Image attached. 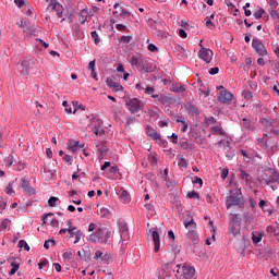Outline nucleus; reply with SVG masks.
I'll list each match as a JSON object with an SVG mask.
<instances>
[{
  "instance_id": "1",
  "label": "nucleus",
  "mask_w": 279,
  "mask_h": 279,
  "mask_svg": "<svg viewBox=\"0 0 279 279\" xmlns=\"http://www.w3.org/2000/svg\"><path fill=\"white\" fill-rule=\"evenodd\" d=\"M195 268L189 265L167 263L161 268L159 279H195Z\"/></svg>"
},
{
  "instance_id": "2",
  "label": "nucleus",
  "mask_w": 279,
  "mask_h": 279,
  "mask_svg": "<svg viewBox=\"0 0 279 279\" xmlns=\"http://www.w3.org/2000/svg\"><path fill=\"white\" fill-rule=\"evenodd\" d=\"M243 202V194L241 190L230 191V195L227 197L226 206L228 209L232 208V206H239Z\"/></svg>"
},
{
  "instance_id": "3",
  "label": "nucleus",
  "mask_w": 279,
  "mask_h": 279,
  "mask_svg": "<svg viewBox=\"0 0 279 279\" xmlns=\"http://www.w3.org/2000/svg\"><path fill=\"white\" fill-rule=\"evenodd\" d=\"M125 106L131 114H136L143 110V102L137 98H132L125 101Z\"/></svg>"
},
{
  "instance_id": "4",
  "label": "nucleus",
  "mask_w": 279,
  "mask_h": 279,
  "mask_svg": "<svg viewBox=\"0 0 279 279\" xmlns=\"http://www.w3.org/2000/svg\"><path fill=\"white\" fill-rule=\"evenodd\" d=\"M217 89L220 90L218 94V101H220V104H230V101H232V99L234 98V95L228 92L226 87L218 86Z\"/></svg>"
},
{
  "instance_id": "5",
  "label": "nucleus",
  "mask_w": 279,
  "mask_h": 279,
  "mask_svg": "<svg viewBox=\"0 0 279 279\" xmlns=\"http://www.w3.org/2000/svg\"><path fill=\"white\" fill-rule=\"evenodd\" d=\"M119 233H120V241L122 245H125L128 241H130V229L128 228V223L125 222L119 223Z\"/></svg>"
},
{
  "instance_id": "6",
  "label": "nucleus",
  "mask_w": 279,
  "mask_h": 279,
  "mask_svg": "<svg viewBox=\"0 0 279 279\" xmlns=\"http://www.w3.org/2000/svg\"><path fill=\"white\" fill-rule=\"evenodd\" d=\"M66 226H68V232L70 234V239H73V234H75L74 243H80L83 235L82 230H77V227H73V220H69L66 222Z\"/></svg>"
},
{
  "instance_id": "7",
  "label": "nucleus",
  "mask_w": 279,
  "mask_h": 279,
  "mask_svg": "<svg viewBox=\"0 0 279 279\" xmlns=\"http://www.w3.org/2000/svg\"><path fill=\"white\" fill-rule=\"evenodd\" d=\"M146 60L143 58L132 57L131 58V65L138 66L140 71H145V73H151V69L145 68Z\"/></svg>"
},
{
  "instance_id": "8",
  "label": "nucleus",
  "mask_w": 279,
  "mask_h": 279,
  "mask_svg": "<svg viewBox=\"0 0 279 279\" xmlns=\"http://www.w3.org/2000/svg\"><path fill=\"white\" fill-rule=\"evenodd\" d=\"M252 47L255 49L256 53L258 56H267V49L265 48V45L259 39H253Z\"/></svg>"
},
{
  "instance_id": "9",
  "label": "nucleus",
  "mask_w": 279,
  "mask_h": 279,
  "mask_svg": "<svg viewBox=\"0 0 279 279\" xmlns=\"http://www.w3.org/2000/svg\"><path fill=\"white\" fill-rule=\"evenodd\" d=\"M213 56V50L207 48H203L198 51V58H201V60H204V62H206L207 64H210Z\"/></svg>"
},
{
  "instance_id": "10",
  "label": "nucleus",
  "mask_w": 279,
  "mask_h": 279,
  "mask_svg": "<svg viewBox=\"0 0 279 279\" xmlns=\"http://www.w3.org/2000/svg\"><path fill=\"white\" fill-rule=\"evenodd\" d=\"M97 236L100 240V243H108V239H110V229L108 228H99L96 230Z\"/></svg>"
},
{
  "instance_id": "11",
  "label": "nucleus",
  "mask_w": 279,
  "mask_h": 279,
  "mask_svg": "<svg viewBox=\"0 0 279 279\" xmlns=\"http://www.w3.org/2000/svg\"><path fill=\"white\" fill-rule=\"evenodd\" d=\"M94 258L95 260H101V263H106L108 265L112 258V255H110L108 252L96 251Z\"/></svg>"
},
{
  "instance_id": "12",
  "label": "nucleus",
  "mask_w": 279,
  "mask_h": 279,
  "mask_svg": "<svg viewBox=\"0 0 279 279\" xmlns=\"http://www.w3.org/2000/svg\"><path fill=\"white\" fill-rule=\"evenodd\" d=\"M21 66H22V75H29V71H32V66H34V60L33 59H24L21 62Z\"/></svg>"
},
{
  "instance_id": "13",
  "label": "nucleus",
  "mask_w": 279,
  "mask_h": 279,
  "mask_svg": "<svg viewBox=\"0 0 279 279\" xmlns=\"http://www.w3.org/2000/svg\"><path fill=\"white\" fill-rule=\"evenodd\" d=\"M269 179L264 180L266 186H269L270 184H276V182L279 181V173L278 171L274 169H269Z\"/></svg>"
},
{
  "instance_id": "14",
  "label": "nucleus",
  "mask_w": 279,
  "mask_h": 279,
  "mask_svg": "<svg viewBox=\"0 0 279 279\" xmlns=\"http://www.w3.org/2000/svg\"><path fill=\"white\" fill-rule=\"evenodd\" d=\"M21 186L24 193H26V195H34L36 193V190L32 187V185L29 184V181L25 178L21 180Z\"/></svg>"
},
{
  "instance_id": "15",
  "label": "nucleus",
  "mask_w": 279,
  "mask_h": 279,
  "mask_svg": "<svg viewBox=\"0 0 279 279\" xmlns=\"http://www.w3.org/2000/svg\"><path fill=\"white\" fill-rule=\"evenodd\" d=\"M96 147L98 149V156H99L100 160H104V158H106V156H108V146H107L106 142H101L100 144H97Z\"/></svg>"
},
{
  "instance_id": "16",
  "label": "nucleus",
  "mask_w": 279,
  "mask_h": 279,
  "mask_svg": "<svg viewBox=\"0 0 279 279\" xmlns=\"http://www.w3.org/2000/svg\"><path fill=\"white\" fill-rule=\"evenodd\" d=\"M62 5L60 4V2H58V0H50L48 10H53L54 12H57V16L59 19H62V11H60Z\"/></svg>"
},
{
  "instance_id": "17",
  "label": "nucleus",
  "mask_w": 279,
  "mask_h": 279,
  "mask_svg": "<svg viewBox=\"0 0 279 279\" xmlns=\"http://www.w3.org/2000/svg\"><path fill=\"white\" fill-rule=\"evenodd\" d=\"M190 220H184L183 226L189 230V232L197 230V222L193 219V216H189Z\"/></svg>"
},
{
  "instance_id": "18",
  "label": "nucleus",
  "mask_w": 279,
  "mask_h": 279,
  "mask_svg": "<svg viewBox=\"0 0 279 279\" xmlns=\"http://www.w3.org/2000/svg\"><path fill=\"white\" fill-rule=\"evenodd\" d=\"M116 77H108L107 78V86H109V88H116V90H123V86H121V84H119Z\"/></svg>"
},
{
  "instance_id": "19",
  "label": "nucleus",
  "mask_w": 279,
  "mask_h": 279,
  "mask_svg": "<svg viewBox=\"0 0 279 279\" xmlns=\"http://www.w3.org/2000/svg\"><path fill=\"white\" fill-rule=\"evenodd\" d=\"M117 77H123L124 82H128V77H130V73L125 72V68L123 66V64L118 65Z\"/></svg>"
},
{
  "instance_id": "20",
  "label": "nucleus",
  "mask_w": 279,
  "mask_h": 279,
  "mask_svg": "<svg viewBox=\"0 0 279 279\" xmlns=\"http://www.w3.org/2000/svg\"><path fill=\"white\" fill-rule=\"evenodd\" d=\"M153 241L155 245V252H160V234L158 233V231H153Z\"/></svg>"
},
{
  "instance_id": "21",
  "label": "nucleus",
  "mask_w": 279,
  "mask_h": 279,
  "mask_svg": "<svg viewBox=\"0 0 279 279\" xmlns=\"http://www.w3.org/2000/svg\"><path fill=\"white\" fill-rule=\"evenodd\" d=\"M229 233L233 236H241V225H230Z\"/></svg>"
},
{
  "instance_id": "22",
  "label": "nucleus",
  "mask_w": 279,
  "mask_h": 279,
  "mask_svg": "<svg viewBox=\"0 0 279 279\" xmlns=\"http://www.w3.org/2000/svg\"><path fill=\"white\" fill-rule=\"evenodd\" d=\"M185 108L189 111V113L192 114V116L197 117V114H199V109H197V107L195 105L191 104V102H187L185 105Z\"/></svg>"
},
{
  "instance_id": "23",
  "label": "nucleus",
  "mask_w": 279,
  "mask_h": 279,
  "mask_svg": "<svg viewBox=\"0 0 279 279\" xmlns=\"http://www.w3.org/2000/svg\"><path fill=\"white\" fill-rule=\"evenodd\" d=\"M180 145L185 151H193V149H195V144H191L187 141H181Z\"/></svg>"
},
{
  "instance_id": "24",
  "label": "nucleus",
  "mask_w": 279,
  "mask_h": 279,
  "mask_svg": "<svg viewBox=\"0 0 279 279\" xmlns=\"http://www.w3.org/2000/svg\"><path fill=\"white\" fill-rule=\"evenodd\" d=\"M94 132V134L96 136H104V134H106V130H104V128H101V125H95L92 130Z\"/></svg>"
},
{
  "instance_id": "25",
  "label": "nucleus",
  "mask_w": 279,
  "mask_h": 279,
  "mask_svg": "<svg viewBox=\"0 0 279 279\" xmlns=\"http://www.w3.org/2000/svg\"><path fill=\"white\" fill-rule=\"evenodd\" d=\"M146 134L150 136V138H153L154 141H160V134H158L156 130H148Z\"/></svg>"
},
{
  "instance_id": "26",
  "label": "nucleus",
  "mask_w": 279,
  "mask_h": 279,
  "mask_svg": "<svg viewBox=\"0 0 279 279\" xmlns=\"http://www.w3.org/2000/svg\"><path fill=\"white\" fill-rule=\"evenodd\" d=\"M154 93H156V89L154 87L147 86L145 88V94L146 95H151L153 99H158V97H159L158 94H154Z\"/></svg>"
},
{
  "instance_id": "27",
  "label": "nucleus",
  "mask_w": 279,
  "mask_h": 279,
  "mask_svg": "<svg viewBox=\"0 0 279 279\" xmlns=\"http://www.w3.org/2000/svg\"><path fill=\"white\" fill-rule=\"evenodd\" d=\"M84 14H88V10L83 9L81 11V13L78 14V17H80V21H81L82 25H84V23H86V21L88 19V15L84 16Z\"/></svg>"
},
{
  "instance_id": "28",
  "label": "nucleus",
  "mask_w": 279,
  "mask_h": 279,
  "mask_svg": "<svg viewBox=\"0 0 279 279\" xmlns=\"http://www.w3.org/2000/svg\"><path fill=\"white\" fill-rule=\"evenodd\" d=\"M229 219H230V226H234V223H239L241 218L239 217L238 214H230Z\"/></svg>"
},
{
  "instance_id": "29",
  "label": "nucleus",
  "mask_w": 279,
  "mask_h": 279,
  "mask_svg": "<svg viewBox=\"0 0 279 279\" xmlns=\"http://www.w3.org/2000/svg\"><path fill=\"white\" fill-rule=\"evenodd\" d=\"M73 254H75V252L72 248L66 250V252L63 253V259L71 260V258H73Z\"/></svg>"
},
{
  "instance_id": "30",
  "label": "nucleus",
  "mask_w": 279,
  "mask_h": 279,
  "mask_svg": "<svg viewBox=\"0 0 279 279\" xmlns=\"http://www.w3.org/2000/svg\"><path fill=\"white\" fill-rule=\"evenodd\" d=\"M12 269L9 271V276H14L16 274V270L21 267V264L11 263Z\"/></svg>"
},
{
  "instance_id": "31",
  "label": "nucleus",
  "mask_w": 279,
  "mask_h": 279,
  "mask_svg": "<svg viewBox=\"0 0 279 279\" xmlns=\"http://www.w3.org/2000/svg\"><path fill=\"white\" fill-rule=\"evenodd\" d=\"M88 241L90 243H101V240H99V238L97 235V231L89 235Z\"/></svg>"
},
{
  "instance_id": "32",
  "label": "nucleus",
  "mask_w": 279,
  "mask_h": 279,
  "mask_svg": "<svg viewBox=\"0 0 279 279\" xmlns=\"http://www.w3.org/2000/svg\"><path fill=\"white\" fill-rule=\"evenodd\" d=\"M120 199L128 202L130 199V194L125 190H120Z\"/></svg>"
},
{
  "instance_id": "33",
  "label": "nucleus",
  "mask_w": 279,
  "mask_h": 279,
  "mask_svg": "<svg viewBox=\"0 0 279 279\" xmlns=\"http://www.w3.org/2000/svg\"><path fill=\"white\" fill-rule=\"evenodd\" d=\"M17 247H20V248L24 247V250L26 252H29V244H27V242L25 240H20L19 244H17Z\"/></svg>"
},
{
  "instance_id": "34",
  "label": "nucleus",
  "mask_w": 279,
  "mask_h": 279,
  "mask_svg": "<svg viewBox=\"0 0 279 279\" xmlns=\"http://www.w3.org/2000/svg\"><path fill=\"white\" fill-rule=\"evenodd\" d=\"M35 106H36V108H38L35 113V117H40L43 114V110H40V109H43L44 107L38 100L35 101Z\"/></svg>"
},
{
  "instance_id": "35",
  "label": "nucleus",
  "mask_w": 279,
  "mask_h": 279,
  "mask_svg": "<svg viewBox=\"0 0 279 279\" xmlns=\"http://www.w3.org/2000/svg\"><path fill=\"white\" fill-rule=\"evenodd\" d=\"M264 14H266L265 10L264 9H259L258 11H256L253 14V16H254V19H256L258 21L259 19H263Z\"/></svg>"
},
{
  "instance_id": "36",
  "label": "nucleus",
  "mask_w": 279,
  "mask_h": 279,
  "mask_svg": "<svg viewBox=\"0 0 279 279\" xmlns=\"http://www.w3.org/2000/svg\"><path fill=\"white\" fill-rule=\"evenodd\" d=\"M90 36H92V38H94L95 45H99V43H101V39L99 38V35L97 34V31H93Z\"/></svg>"
},
{
  "instance_id": "37",
  "label": "nucleus",
  "mask_w": 279,
  "mask_h": 279,
  "mask_svg": "<svg viewBox=\"0 0 279 279\" xmlns=\"http://www.w3.org/2000/svg\"><path fill=\"white\" fill-rule=\"evenodd\" d=\"M187 236L189 239H191L192 241H197L198 236H197V229L194 231H189L187 232Z\"/></svg>"
},
{
  "instance_id": "38",
  "label": "nucleus",
  "mask_w": 279,
  "mask_h": 279,
  "mask_svg": "<svg viewBox=\"0 0 279 279\" xmlns=\"http://www.w3.org/2000/svg\"><path fill=\"white\" fill-rule=\"evenodd\" d=\"M80 147H84V145L80 146V142H75L74 144L69 145V149L73 153H75L76 149H80Z\"/></svg>"
},
{
  "instance_id": "39",
  "label": "nucleus",
  "mask_w": 279,
  "mask_h": 279,
  "mask_svg": "<svg viewBox=\"0 0 279 279\" xmlns=\"http://www.w3.org/2000/svg\"><path fill=\"white\" fill-rule=\"evenodd\" d=\"M186 197H189V199H199V194L195 191L189 192Z\"/></svg>"
},
{
  "instance_id": "40",
  "label": "nucleus",
  "mask_w": 279,
  "mask_h": 279,
  "mask_svg": "<svg viewBox=\"0 0 279 279\" xmlns=\"http://www.w3.org/2000/svg\"><path fill=\"white\" fill-rule=\"evenodd\" d=\"M56 202H60V198L52 196L48 199V204L51 206V208H56Z\"/></svg>"
},
{
  "instance_id": "41",
  "label": "nucleus",
  "mask_w": 279,
  "mask_h": 279,
  "mask_svg": "<svg viewBox=\"0 0 279 279\" xmlns=\"http://www.w3.org/2000/svg\"><path fill=\"white\" fill-rule=\"evenodd\" d=\"M178 165H179V167H182L183 169H186V167H189V162L186 161L185 158H179Z\"/></svg>"
},
{
  "instance_id": "42",
  "label": "nucleus",
  "mask_w": 279,
  "mask_h": 279,
  "mask_svg": "<svg viewBox=\"0 0 279 279\" xmlns=\"http://www.w3.org/2000/svg\"><path fill=\"white\" fill-rule=\"evenodd\" d=\"M243 128L245 129V130H252V122L250 121V120H247L246 118H244L243 120Z\"/></svg>"
},
{
  "instance_id": "43",
  "label": "nucleus",
  "mask_w": 279,
  "mask_h": 279,
  "mask_svg": "<svg viewBox=\"0 0 279 279\" xmlns=\"http://www.w3.org/2000/svg\"><path fill=\"white\" fill-rule=\"evenodd\" d=\"M267 131L269 132L270 135L279 136V129L274 128V125L267 129Z\"/></svg>"
},
{
  "instance_id": "44",
  "label": "nucleus",
  "mask_w": 279,
  "mask_h": 279,
  "mask_svg": "<svg viewBox=\"0 0 279 279\" xmlns=\"http://www.w3.org/2000/svg\"><path fill=\"white\" fill-rule=\"evenodd\" d=\"M7 162V167H12V165H14V156L9 155L5 159Z\"/></svg>"
},
{
  "instance_id": "45",
  "label": "nucleus",
  "mask_w": 279,
  "mask_h": 279,
  "mask_svg": "<svg viewBox=\"0 0 279 279\" xmlns=\"http://www.w3.org/2000/svg\"><path fill=\"white\" fill-rule=\"evenodd\" d=\"M240 178L242 180H246V182H250V179H247V178H250V174H247V172H245V170L240 171Z\"/></svg>"
},
{
  "instance_id": "46",
  "label": "nucleus",
  "mask_w": 279,
  "mask_h": 279,
  "mask_svg": "<svg viewBox=\"0 0 279 279\" xmlns=\"http://www.w3.org/2000/svg\"><path fill=\"white\" fill-rule=\"evenodd\" d=\"M72 106L78 110H86V107H84V105L80 104L78 101H72Z\"/></svg>"
},
{
  "instance_id": "47",
  "label": "nucleus",
  "mask_w": 279,
  "mask_h": 279,
  "mask_svg": "<svg viewBox=\"0 0 279 279\" xmlns=\"http://www.w3.org/2000/svg\"><path fill=\"white\" fill-rule=\"evenodd\" d=\"M51 219H50V226H52V228H58V226H59V221H58V219H56V217H50Z\"/></svg>"
},
{
  "instance_id": "48",
  "label": "nucleus",
  "mask_w": 279,
  "mask_h": 279,
  "mask_svg": "<svg viewBox=\"0 0 279 279\" xmlns=\"http://www.w3.org/2000/svg\"><path fill=\"white\" fill-rule=\"evenodd\" d=\"M99 215L100 217H108V215H110V210H108V208H101Z\"/></svg>"
},
{
  "instance_id": "49",
  "label": "nucleus",
  "mask_w": 279,
  "mask_h": 279,
  "mask_svg": "<svg viewBox=\"0 0 279 279\" xmlns=\"http://www.w3.org/2000/svg\"><path fill=\"white\" fill-rule=\"evenodd\" d=\"M8 223H10L9 219L2 220V223L0 225V230H8Z\"/></svg>"
},
{
  "instance_id": "50",
  "label": "nucleus",
  "mask_w": 279,
  "mask_h": 279,
  "mask_svg": "<svg viewBox=\"0 0 279 279\" xmlns=\"http://www.w3.org/2000/svg\"><path fill=\"white\" fill-rule=\"evenodd\" d=\"M206 125H211V123H217V120H215V117L205 118Z\"/></svg>"
},
{
  "instance_id": "51",
  "label": "nucleus",
  "mask_w": 279,
  "mask_h": 279,
  "mask_svg": "<svg viewBox=\"0 0 279 279\" xmlns=\"http://www.w3.org/2000/svg\"><path fill=\"white\" fill-rule=\"evenodd\" d=\"M262 123L265 125V128H267V130L271 128V122L269 119L263 118Z\"/></svg>"
},
{
  "instance_id": "52",
  "label": "nucleus",
  "mask_w": 279,
  "mask_h": 279,
  "mask_svg": "<svg viewBox=\"0 0 279 279\" xmlns=\"http://www.w3.org/2000/svg\"><path fill=\"white\" fill-rule=\"evenodd\" d=\"M132 13H130V11H128V9H123L120 13L121 19H125L128 16H130Z\"/></svg>"
},
{
  "instance_id": "53",
  "label": "nucleus",
  "mask_w": 279,
  "mask_h": 279,
  "mask_svg": "<svg viewBox=\"0 0 279 279\" xmlns=\"http://www.w3.org/2000/svg\"><path fill=\"white\" fill-rule=\"evenodd\" d=\"M47 217H53V214L52 213H49V214H45L41 218V226H45L47 223Z\"/></svg>"
},
{
  "instance_id": "54",
  "label": "nucleus",
  "mask_w": 279,
  "mask_h": 279,
  "mask_svg": "<svg viewBox=\"0 0 279 279\" xmlns=\"http://www.w3.org/2000/svg\"><path fill=\"white\" fill-rule=\"evenodd\" d=\"M121 43H131L132 41V36H121L120 38Z\"/></svg>"
},
{
  "instance_id": "55",
  "label": "nucleus",
  "mask_w": 279,
  "mask_h": 279,
  "mask_svg": "<svg viewBox=\"0 0 279 279\" xmlns=\"http://www.w3.org/2000/svg\"><path fill=\"white\" fill-rule=\"evenodd\" d=\"M49 243H51V245H56V240H47V241H45L44 247L46 250H49Z\"/></svg>"
},
{
  "instance_id": "56",
  "label": "nucleus",
  "mask_w": 279,
  "mask_h": 279,
  "mask_svg": "<svg viewBox=\"0 0 279 279\" xmlns=\"http://www.w3.org/2000/svg\"><path fill=\"white\" fill-rule=\"evenodd\" d=\"M213 132H215L216 134H220V136H223V131L221 130V128L219 126H214L211 128Z\"/></svg>"
},
{
  "instance_id": "57",
  "label": "nucleus",
  "mask_w": 279,
  "mask_h": 279,
  "mask_svg": "<svg viewBox=\"0 0 279 279\" xmlns=\"http://www.w3.org/2000/svg\"><path fill=\"white\" fill-rule=\"evenodd\" d=\"M253 243H260V241H263V236L262 235H255L253 234Z\"/></svg>"
},
{
  "instance_id": "58",
  "label": "nucleus",
  "mask_w": 279,
  "mask_h": 279,
  "mask_svg": "<svg viewBox=\"0 0 279 279\" xmlns=\"http://www.w3.org/2000/svg\"><path fill=\"white\" fill-rule=\"evenodd\" d=\"M8 204L3 201V197L0 196V210H5Z\"/></svg>"
},
{
  "instance_id": "59",
  "label": "nucleus",
  "mask_w": 279,
  "mask_h": 279,
  "mask_svg": "<svg viewBox=\"0 0 279 279\" xmlns=\"http://www.w3.org/2000/svg\"><path fill=\"white\" fill-rule=\"evenodd\" d=\"M47 265H49V260L44 259L43 262H40L38 264V267H39V269H43L44 267H47Z\"/></svg>"
},
{
  "instance_id": "60",
  "label": "nucleus",
  "mask_w": 279,
  "mask_h": 279,
  "mask_svg": "<svg viewBox=\"0 0 279 279\" xmlns=\"http://www.w3.org/2000/svg\"><path fill=\"white\" fill-rule=\"evenodd\" d=\"M168 138H172V143H173L174 145H178V134L172 133V135H171V136H168Z\"/></svg>"
},
{
  "instance_id": "61",
  "label": "nucleus",
  "mask_w": 279,
  "mask_h": 279,
  "mask_svg": "<svg viewBox=\"0 0 279 279\" xmlns=\"http://www.w3.org/2000/svg\"><path fill=\"white\" fill-rule=\"evenodd\" d=\"M148 51H151L154 53L155 51H158V47H156V45L154 44H150L148 45Z\"/></svg>"
},
{
  "instance_id": "62",
  "label": "nucleus",
  "mask_w": 279,
  "mask_h": 279,
  "mask_svg": "<svg viewBox=\"0 0 279 279\" xmlns=\"http://www.w3.org/2000/svg\"><path fill=\"white\" fill-rule=\"evenodd\" d=\"M217 73H219V68H211L209 70V75H217Z\"/></svg>"
},
{
  "instance_id": "63",
  "label": "nucleus",
  "mask_w": 279,
  "mask_h": 279,
  "mask_svg": "<svg viewBox=\"0 0 279 279\" xmlns=\"http://www.w3.org/2000/svg\"><path fill=\"white\" fill-rule=\"evenodd\" d=\"M228 173H229V170L228 169H223L222 172H221V178L222 180H226L228 178Z\"/></svg>"
},
{
  "instance_id": "64",
  "label": "nucleus",
  "mask_w": 279,
  "mask_h": 279,
  "mask_svg": "<svg viewBox=\"0 0 279 279\" xmlns=\"http://www.w3.org/2000/svg\"><path fill=\"white\" fill-rule=\"evenodd\" d=\"M179 36H181V38H186V36H187V35H186V31H184V29L181 28V29L179 31Z\"/></svg>"
}]
</instances>
